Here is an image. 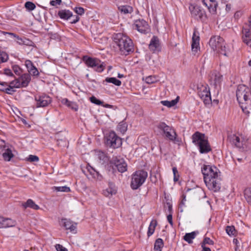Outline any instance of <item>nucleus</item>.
Listing matches in <instances>:
<instances>
[{"mask_svg":"<svg viewBox=\"0 0 251 251\" xmlns=\"http://www.w3.org/2000/svg\"><path fill=\"white\" fill-rule=\"evenodd\" d=\"M201 172L208 189L214 192L219 191L221 189V177L218 169L215 166L204 165Z\"/></svg>","mask_w":251,"mask_h":251,"instance_id":"nucleus-1","label":"nucleus"},{"mask_svg":"<svg viewBox=\"0 0 251 251\" xmlns=\"http://www.w3.org/2000/svg\"><path fill=\"white\" fill-rule=\"evenodd\" d=\"M236 97L243 112L249 115L251 111V94L249 88L244 85H239L236 91Z\"/></svg>","mask_w":251,"mask_h":251,"instance_id":"nucleus-2","label":"nucleus"},{"mask_svg":"<svg viewBox=\"0 0 251 251\" xmlns=\"http://www.w3.org/2000/svg\"><path fill=\"white\" fill-rule=\"evenodd\" d=\"M114 41L121 54L126 55L133 51V44L132 40L123 33L116 34L114 37Z\"/></svg>","mask_w":251,"mask_h":251,"instance_id":"nucleus-3","label":"nucleus"},{"mask_svg":"<svg viewBox=\"0 0 251 251\" xmlns=\"http://www.w3.org/2000/svg\"><path fill=\"white\" fill-rule=\"evenodd\" d=\"M209 45L211 49L217 52L228 56L230 52L228 46L225 42L223 38L219 36H213L211 37Z\"/></svg>","mask_w":251,"mask_h":251,"instance_id":"nucleus-4","label":"nucleus"},{"mask_svg":"<svg viewBox=\"0 0 251 251\" xmlns=\"http://www.w3.org/2000/svg\"><path fill=\"white\" fill-rule=\"evenodd\" d=\"M192 139L193 143L199 147L201 153H206L211 151L210 146L204 134L197 131L192 135Z\"/></svg>","mask_w":251,"mask_h":251,"instance_id":"nucleus-5","label":"nucleus"},{"mask_svg":"<svg viewBox=\"0 0 251 251\" xmlns=\"http://www.w3.org/2000/svg\"><path fill=\"white\" fill-rule=\"evenodd\" d=\"M148 176V173L144 170L136 171L132 175L130 186L133 190L137 189L145 182Z\"/></svg>","mask_w":251,"mask_h":251,"instance_id":"nucleus-6","label":"nucleus"},{"mask_svg":"<svg viewBox=\"0 0 251 251\" xmlns=\"http://www.w3.org/2000/svg\"><path fill=\"white\" fill-rule=\"evenodd\" d=\"M105 143L108 147L116 149L122 145V139L115 132L111 131L105 136Z\"/></svg>","mask_w":251,"mask_h":251,"instance_id":"nucleus-7","label":"nucleus"},{"mask_svg":"<svg viewBox=\"0 0 251 251\" xmlns=\"http://www.w3.org/2000/svg\"><path fill=\"white\" fill-rule=\"evenodd\" d=\"M82 60L88 67L94 68L98 72H101L104 69L103 63L97 58L84 56Z\"/></svg>","mask_w":251,"mask_h":251,"instance_id":"nucleus-8","label":"nucleus"},{"mask_svg":"<svg viewBox=\"0 0 251 251\" xmlns=\"http://www.w3.org/2000/svg\"><path fill=\"white\" fill-rule=\"evenodd\" d=\"M242 39L244 44L251 48V16L243 26Z\"/></svg>","mask_w":251,"mask_h":251,"instance_id":"nucleus-9","label":"nucleus"},{"mask_svg":"<svg viewBox=\"0 0 251 251\" xmlns=\"http://www.w3.org/2000/svg\"><path fill=\"white\" fill-rule=\"evenodd\" d=\"M157 127L159 129L162 130L166 138L168 140L175 141L176 139L177 135L174 128L167 125L165 123H160Z\"/></svg>","mask_w":251,"mask_h":251,"instance_id":"nucleus-10","label":"nucleus"},{"mask_svg":"<svg viewBox=\"0 0 251 251\" xmlns=\"http://www.w3.org/2000/svg\"><path fill=\"white\" fill-rule=\"evenodd\" d=\"M191 16L197 20L204 21L206 19L205 11L200 6L191 5L189 7Z\"/></svg>","mask_w":251,"mask_h":251,"instance_id":"nucleus-11","label":"nucleus"},{"mask_svg":"<svg viewBox=\"0 0 251 251\" xmlns=\"http://www.w3.org/2000/svg\"><path fill=\"white\" fill-rule=\"evenodd\" d=\"M110 163L114 165L119 172L124 173L127 170V165L125 160L120 156L113 157L110 161Z\"/></svg>","mask_w":251,"mask_h":251,"instance_id":"nucleus-12","label":"nucleus"},{"mask_svg":"<svg viewBox=\"0 0 251 251\" xmlns=\"http://www.w3.org/2000/svg\"><path fill=\"white\" fill-rule=\"evenodd\" d=\"M198 92V95L205 104H209L211 101L209 88L206 86H201Z\"/></svg>","mask_w":251,"mask_h":251,"instance_id":"nucleus-13","label":"nucleus"},{"mask_svg":"<svg viewBox=\"0 0 251 251\" xmlns=\"http://www.w3.org/2000/svg\"><path fill=\"white\" fill-rule=\"evenodd\" d=\"M37 107H44L48 106L51 102L49 96L44 95L35 97Z\"/></svg>","mask_w":251,"mask_h":251,"instance_id":"nucleus-14","label":"nucleus"},{"mask_svg":"<svg viewBox=\"0 0 251 251\" xmlns=\"http://www.w3.org/2000/svg\"><path fill=\"white\" fill-rule=\"evenodd\" d=\"M209 80L211 84L213 85L215 88H217L220 86L223 80V75L218 72H214L211 73Z\"/></svg>","mask_w":251,"mask_h":251,"instance_id":"nucleus-15","label":"nucleus"},{"mask_svg":"<svg viewBox=\"0 0 251 251\" xmlns=\"http://www.w3.org/2000/svg\"><path fill=\"white\" fill-rule=\"evenodd\" d=\"M148 23L143 19L136 21L134 24V27L142 33H145L148 31Z\"/></svg>","mask_w":251,"mask_h":251,"instance_id":"nucleus-16","label":"nucleus"},{"mask_svg":"<svg viewBox=\"0 0 251 251\" xmlns=\"http://www.w3.org/2000/svg\"><path fill=\"white\" fill-rule=\"evenodd\" d=\"M150 50L154 52L155 51H159L161 50V46L159 40L157 37L153 36L151 38L149 46Z\"/></svg>","mask_w":251,"mask_h":251,"instance_id":"nucleus-17","label":"nucleus"},{"mask_svg":"<svg viewBox=\"0 0 251 251\" xmlns=\"http://www.w3.org/2000/svg\"><path fill=\"white\" fill-rule=\"evenodd\" d=\"M15 221L9 218H5L0 216V228H7L14 226L16 225Z\"/></svg>","mask_w":251,"mask_h":251,"instance_id":"nucleus-18","label":"nucleus"},{"mask_svg":"<svg viewBox=\"0 0 251 251\" xmlns=\"http://www.w3.org/2000/svg\"><path fill=\"white\" fill-rule=\"evenodd\" d=\"M199 41L200 37L199 33L196 30H195L193 32L192 37V50L193 52L196 53L197 52L199 49Z\"/></svg>","mask_w":251,"mask_h":251,"instance_id":"nucleus-19","label":"nucleus"},{"mask_svg":"<svg viewBox=\"0 0 251 251\" xmlns=\"http://www.w3.org/2000/svg\"><path fill=\"white\" fill-rule=\"evenodd\" d=\"M116 193L117 189L113 182H109L108 188L103 191V195L107 197H110Z\"/></svg>","mask_w":251,"mask_h":251,"instance_id":"nucleus-20","label":"nucleus"},{"mask_svg":"<svg viewBox=\"0 0 251 251\" xmlns=\"http://www.w3.org/2000/svg\"><path fill=\"white\" fill-rule=\"evenodd\" d=\"M25 65L28 70V72L33 75L36 76L39 75V72L37 68L33 65L32 62L27 60L25 61Z\"/></svg>","mask_w":251,"mask_h":251,"instance_id":"nucleus-21","label":"nucleus"},{"mask_svg":"<svg viewBox=\"0 0 251 251\" xmlns=\"http://www.w3.org/2000/svg\"><path fill=\"white\" fill-rule=\"evenodd\" d=\"M62 225L66 229H69L71 232L76 230V224L67 219L62 220Z\"/></svg>","mask_w":251,"mask_h":251,"instance_id":"nucleus-22","label":"nucleus"},{"mask_svg":"<svg viewBox=\"0 0 251 251\" xmlns=\"http://www.w3.org/2000/svg\"><path fill=\"white\" fill-rule=\"evenodd\" d=\"M230 141L236 147L243 148L244 141L242 138L233 135L231 137Z\"/></svg>","mask_w":251,"mask_h":251,"instance_id":"nucleus-23","label":"nucleus"},{"mask_svg":"<svg viewBox=\"0 0 251 251\" xmlns=\"http://www.w3.org/2000/svg\"><path fill=\"white\" fill-rule=\"evenodd\" d=\"M20 80V84L22 87H26L31 80L30 75L28 74H25L23 75L21 78L19 79Z\"/></svg>","mask_w":251,"mask_h":251,"instance_id":"nucleus-24","label":"nucleus"},{"mask_svg":"<svg viewBox=\"0 0 251 251\" xmlns=\"http://www.w3.org/2000/svg\"><path fill=\"white\" fill-rule=\"evenodd\" d=\"M198 234V231H194L191 233H187L184 236L183 239L189 244H191L193 243L192 240L194 239Z\"/></svg>","mask_w":251,"mask_h":251,"instance_id":"nucleus-25","label":"nucleus"},{"mask_svg":"<svg viewBox=\"0 0 251 251\" xmlns=\"http://www.w3.org/2000/svg\"><path fill=\"white\" fill-rule=\"evenodd\" d=\"M58 15L61 19L68 20L73 16L72 13L68 10H62L58 12Z\"/></svg>","mask_w":251,"mask_h":251,"instance_id":"nucleus-26","label":"nucleus"},{"mask_svg":"<svg viewBox=\"0 0 251 251\" xmlns=\"http://www.w3.org/2000/svg\"><path fill=\"white\" fill-rule=\"evenodd\" d=\"M23 206L25 208L29 207L35 210L39 209V206L35 203V202L31 199H28L26 202L23 204Z\"/></svg>","mask_w":251,"mask_h":251,"instance_id":"nucleus-27","label":"nucleus"},{"mask_svg":"<svg viewBox=\"0 0 251 251\" xmlns=\"http://www.w3.org/2000/svg\"><path fill=\"white\" fill-rule=\"evenodd\" d=\"M164 246L163 240L161 238H158L156 240L154 245V251H161Z\"/></svg>","mask_w":251,"mask_h":251,"instance_id":"nucleus-28","label":"nucleus"},{"mask_svg":"<svg viewBox=\"0 0 251 251\" xmlns=\"http://www.w3.org/2000/svg\"><path fill=\"white\" fill-rule=\"evenodd\" d=\"M218 3L215 1H211L209 4V6H207V8L209 10V12L212 15H215L216 14L217 7Z\"/></svg>","mask_w":251,"mask_h":251,"instance_id":"nucleus-29","label":"nucleus"},{"mask_svg":"<svg viewBox=\"0 0 251 251\" xmlns=\"http://www.w3.org/2000/svg\"><path fill=\"white\" fill-rule=\"evenodd\" d=\"M119 10L122 13L126 14L131 13L133 11L132 7L128 5H121L118 7Z\"/></svg>","mask_w":251,"mask_h":251,"instance_id":"nucleus-30","label":"nucleus"},{"mask_svg":"<svg viewBox=\"0 0 251 251\" xmlns=\"http://www.w3.org/2000/svg\"><path fill=\"white\" fill-rule=\"evenodd\" d=\"M157 221L156 220H152L149 226L148 231V236L149 237L151 236L154 231L155 227L157 225Z\"/></svg>","mask_w":251,"mask_h":251,"instance_id":"nucleus-31","label":"nucleus"},{"mask_svg":"<svg viewBox=\"0 0 251 251\" xmlns=\"http://www.w3.org/2000/svg\"><path fill=\"white\" fill-rule=\"evenodd\" d=\"M178 97L176 99L172 100L171 101L168 100H162L160 102L163 105L167 106L168 107H171L175 106L178 102Z\"/></svg>","mask_w":251,"mask_h":251,"instance_id":"nucleus-32","label":"nucleus"},{"mask_svg":"<svg viewBox=\"0 0 251 251\" xmlns=\"http://www.w3.org/2000/svg\"><path fill=\"white\" fill-rule=\"evenodd\" d=\"M2 156L5 161H9L13 157L12 151L9 149H7L2 154Z\"/></svg>","mask_w":251,"mask_h":251,"instance_id":"nucleus-33","label":"nucleus"},{"mask_svg":"<svg viewBox=\"0 0 251 251\" xmlns=\"http://www.w3.org/2000/svg\"><path fill=\"white\" fill-rule=\"evenodd\" d=\"M86 169L90 175L92 176V178H96L98 177L99 173L97 172L93 168L90 166H87Z\"/></svg>","mask_w":251,"mask_h":251,"instance_id":"nucleus-34","label":"nucleus"},{"mask_svg":"<svg viewBox=\"0 0 251 251\" xmlns=\"http://www.w3.org/2000/svg\"><path fill=\"white\" fill-rule=\"evenodd\" d=\"M61 133H58L56 134L55 135V139L57 140V141L58 142V146H65L66 143V141L65 139V138L64 137H63L62 138L61 136Z\"/></svg>","mask_w":251,"mask_h":251,"instance_id":"nucleus-35","label":"nucleus"},{"mask_svg":"<svg viewBox=\"0 0 251 251\" xmlns=\"http://www.w3.org/2000/svg\"><path fill=\"white\" fill-rule=\"evenodd\" d=\"M105 81L113 83L116 86H120L121 85V81L115 77H107L105 79Z\"/></svg>","mask_w":251,"mask_h":251,"instance_id":"nucleus-36","label":"nucleus"},{"mask_svg":"<svg viewBox=\"0 0 251 251\" xmlns=\"http://www.w3.org/2000/svg\"><path fill=\"white\" fill-rule=\"evenodd\" d=\"M53 189L54 191H56L57 192H69L71 191L70 188L69 187L66 186H54L53 187Z\"/></svg>","mask_w":251,"mask_h":251,"instance_id":"nucleus-37","label":"nucleus"},{"mask_svg":"<svg viewBox=\"0 0 251 251\" xmlns=\"http://www.w3.org/2000/svg\"><path fill=\"white\" fill-rule=\"evenodd\" d=\"M244 195L247 201L251 205V189H246Z\"/></svg>","mask_w":251,"mask_h":251,"instance_id":"nucleus-38","label":"nucleus"},{"mask_svg":"<svg viewBox=\"0 0 251 251\" xmlns=\"http://www.w3.org/2000/svg\"><path fill=\"white\" fill-rule=\"evenodd\" d=\"M9 85L13 88H20L22 87L20 84V80L19 79H16L14 80L11 81Z\"/></svg>","mask_w":251,"mask_h":251,"instance_id":"nucleus-39","label":"nucleus"},{"mask_svg":"<svg viewBox=\"0 0 251 251\" xmlns=\"http://www.w3.org/2000/svg\"><path fill=\"white\" fill-rule=\"evenodd\" d=\"M25 6V8L29 11H32L36 7L35 4L30 1L26 2Z\"/></svg>","mask_w":251,"mask_h":251,"instance_id":"nucleus-40","label":"nucleus"},{"mask_svg":"<svg viewBox=\"0 0 251 251\" xmlns=\"http://www.w3.org/2000/svg\"><path fill=\"white\" fill-rule=\"evenodd\" d=\"M226 231L229 235H233L235 233V229L233 226H227L226 227Z\"/></svg>","mask_w":251,"mask_h":251,"instance_id":"nucleus-41","label":"nucleus"},{"mask_svg":"<svg viewBox=\"0 0 251 251\" xmlns=\"http://www.w3.org/2000/svg\"><path fill=\"white\" fill-rule=\"evenodd\" d=\"M8 58V55L4 52H0V63L7 61Z\"/></svg>","mask_w":251,"mask_h":251,"instance_id":"nucleus-42","label":"nucleus"},{"mask_svg":"<svg viewBox=\"0 0 251 251\" xmlns=\"http://www.w3.org/2000/svg\"><path fill=\"white\" fill-rule=\"evenodd\" d=\"M206 244L213 245L214 242L208 237H205L201 243V246H205Z\"/></svg>","mask_w":251,"mask_h":251,"instance_id":"nucleus-43","label":"nucleus"},{"mask_svg":"<svg viewBox=\"0 0 251 251\" xmlns=\"http://www.w3.org/2000/svg\"><path fill=\"white\" fill-rule=\"evenodd\" d=\"M145 81L148 84H152L156 81V78L154 76H149L146 78Z\"/></svg>","mask_w":251,"mask_h":251,"instance_id":"nucleus-44","label":"nucleus"},{"mask_svg":"<svg viewBox=\"0 0 251 251\" xmlns=\"http://www.w3.org/2000/svg\"><path fill=\"white\" fill-rule=\"evenodd\" d=\"M90 100L92 103H95L98 105H101L103 103L102 101L97 99L95 96L90 97Z\"/></svg>","mask_w":251,"mask_h":251,"instance_id":"nucleus-45","label":"nucleus"},{"mask_svg":"<svg viewBox=\"0 0 251 251\" xmlns=\"http://www.w3.org/2000/svg\"><path fill=\"white\" fill-rule=\"evenodd\" d=\"M39 159L36 155H29L27 158L26 160L30 162H38Z\"/></svg>","mask_w":251,"mask_h":251,"instance_id":"nucleus-46","label":"nucleus"},{"mask_svg":"<svg viewBox=\"0 0 251 251\" xmlns=\"http://www.w3.org/2000/svg\"><path fill=\"white\" fill-rule=\"evenodd\" d=\"M3 33L4 34H9V35H11L12 36H13L17 38V39H18V43L19 44H25V41H24L23 39H22V38H20L19 37V36H16V35L13 33H9V32H3Z\"/></svg>","mask_w":251,"mask_h":251,"instance_id":"nucleus-47","label":"nucleus"},{"mask_svg":"<svg viewBox=\"0 0 251 251\" xmlns=\"http://www.w3.org/2000/svg\"><path fill=\"white\" fill-rule=\"evenodd\" d=\"M118 129L121 133H124L127 130V126L126 124H119Z\"/></svg>","mask_w":251,"mask_h":251,"instance_id":"nucleus-48","label":"nucleus"},{"mask_svg":"<svg viewBox=\"0 0 251 251\" xmlns=\"http://www.w3.org/2000/svg\"><path fill=\"white\" fill-rule=\"evenodd\" d=\"M9 86V83L5 82L0 83V91L2 92H5L6 89Z\"/></svg>","mask_w":251,"mask_h":251,"instance_id":"nucleus-49","label":"nucleus"},{"mask_svg":"<svg viewBox=\"0 0 251 251\" xmlns=\"http://www.w3.org/2000/svg\"><path fill=\"white\" fill-rule=\"evenodd\" d=\"M5 92L6 93L10 95H12L16 91L14 89V88L9 85L8 87L6 89Z\"/></svg>","mask_w":251,"mask_h":251,"instance_id":"nucleus-50","label":"nucleus"},{"mask_svg":"<svg viewBox=\"0 0 251 251\" xmlns=\"http://www.w3.org/2000/svg\"><path fill=\"white\" fill-rule=\"evenodd\" d=\"M75 11L76 13L80 15H82L84 13V10L83 8L81 7H75Z\"/></svg>","mask_w":251,"mask_h":251,"instance_id":"nucleus-51","label":"nucleus"},{"mask_svg":"<svg viewBox=\"0 0 251 251\" xmlns=\"http://www.w3.org/2000/svg\"><path fill=\"white\" fill-rule=\"evenodd\" d=\"M55 249L57 251H68L67 249L60 244L55 245Z\"/></svg>","mask_w":251,"mask_h":251,"instance_id":"nucleus-52","label":"nucleus"},{"mask_svg":"<svg viewBox=\"0 0 251 251\" xmlns=\"http://www.w3.org/2000/svg\"><path fill=\"white\" fill-rule=\"evenodd\" d=\"M62 103L66 105L67 106H71L72 101H69L67 99H63L61 100Z\"/></svg>","mask_w":251,"mask_h":251,"instance_id":"nucleus-53","label":"nucleus"},{"mask_svg":"<svg viewBox=\"0 0 251 251\" xmlns=\"http://www.w3.org/2000/svg\"><path fill=\"white\" fill-rule=\"evenodd\" d=\"M4 74H5L6 75H8V76H13V74L12 73L11 70L9 69H5L4 70Z\"/></svg>","mask_w":251,"mask_h":251,"instance_id":"nucleus-54","label":"nucleus"},{"mask_svg":"<svg viewBox=\"0 0 251 251\" xmlns=\"http://www.w3.org/2000/svg\"><path fill=\"white\" fill-rule=\"evenodd\" d=\"M61 2V0H51L50 2V4L52 6H55L56 4H60Z\"/></svg>","mask_w":251,"mask_h":251,"instance_id":"nucleus-55","label":"nucleus"},{"mask_svg":"<svg viewBox=\"0 0 251 251\" xmlns=\"http://www.w3.org/2000/svg\"><path fill=\"white\" fill-rule=\"evenodd\" d=\"M68 107L71 108L72 109L75 110V111H77L78 109L76 104L75 102L72 101L71 103V106H68Z\"/></svg>","mask_w":251,"mask_h":251,"instance_id":"nucleus-56","label":"nucleus"},{"mask_svg":"<svg viewBox=\"0 0 251 251\" xmlns=\"http://www.w3.org/2000/svg\"><path fill=\"white\" fill-rule=\"evenodd\" d=\"M167 220L171 226L173 225L172 215L171 214L167 216Z\"/></svg>","mask_w":251,"mask_h":251,"instance_id":"nucleus-57","label":"nucleus"},{"mask_svg":"<svg viewBox=\"0 0 251 251\" xmlns=\"http://www.w3.org/2000/svg\"><path fill=\"white\" fill-rule=\"evenodd\" d=\"M13 70L16 74H19L20 71V68L18 66H14L13 67Z\"/></svg>","mask_w":251,"mask_h":251,"instance_id":"nucleus-58","label":"nucleus"},{"mask_svg":"<svg viewBox=\"0 0 251 251\" xmlns=\"http://www.w3.org/2000/svg\"><path fill=\"white\" fill-rule=\"evenodd\" d=\"M79 17L78 16H75V18L74 20H73L71 22V23L72 24H75L79 21Z\"/></svg>","mask_w":251,"mask_h":251,"instance_id":"nucleus-59","label":"nucleus"},{"mask_svg":"<svg viewBox=\"0 0 251 251\" xmlns=\"http://www.w3.org/2000/svg\"><path fill=\"white\" fill-rule=\"evenodd\" d=\"M202 248V251H211V250L209 248L206 247L205 246H201Z\"/></svg>","mask_w":251,"mask_h":251,"instance_id":"nucleus-60","label":"nucleus"},{"mask_svg":"<svg viewBox=\"0 0 251 251\" xmlns=\"http://www.w3.org/2000/svg\"><path fill=\"white\" fill-rule=\"evenodd\" d=\"M173 172L174 176H176V174L178 173L176 167H174L173 168Z\"/></svg>","mask_w":251,"mask_h":251,"instance_id":"nucleus-61","label":"nucleus"},{"mask_svg":"<svg viewBox=\"0 0 251 251\" xmlns=\"http://www.w3.org/2000/svg\"><path fill=\"white\" fill-rule=\"evenodd\" d=\"M231 7L230 4H226V10L227 11H229L230 10Z\"/></svg>","mask_w":251,"mask_h":251,"instance_id":"nucleus-62","label":"nucleus"},{"mask_svg":"<svg viewBox=\"0 0 251 251\" xmlns=\"http://www.w3.org/2000/svg\"><path fill=\"white\" fill-rule=\"evenodd\" d=\"M182 197H183V199L182 201H181V204L183 205V204H184V201L186 200H185L186 197H185V196L184 195H182Z\"/></svg>","mask_w":251,"mask_h":251,"instance_id":"nucleus-63","label":"nucleus"},{"mask_svg":"<svg viewBox=\"0 0 251 251\" xmlns=\"http://www.w3.org/2000/svg\"><path fill=\"white\" fill-rule=\"evenodd\" d=\"M103 106L106 108H111L112 105L108 104H105V105H103Z\"/></svg>","mask_w":251,"mask_h":251,"instance_id":"nucleus-64","label":"nucleus"}]
</instances>
